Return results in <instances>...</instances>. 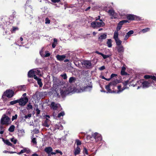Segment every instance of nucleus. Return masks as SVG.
Segmentation results:
<instances>
[{
    "mask_svg": "<svg viewBox=\"0 0 156 156\" xmlns=\"http://www.w3.org/2000/svg\"><path fill=\"white\" fill-rule=\"evenodd\" d=\"M134 32L132 30H131L129 31L128 32H127L126 36L128 38L131 36V35L133 34Z\"/></svg>",
    "mask_w": 156,
    "mask_h": 156,
    "instance_id": "7c9ffc66",
    "label": "nucleus"
},
{
    "mask_svg": "<svg viewBox=\"0 0 156 156\" xmlns=\"http://www.w3.org/2000/svg\"><path fill=\"white\" fill-rule=\"evenodd\" d=\"M57 44L55 42H53L52 44V47L54 48L56 46Z\"/></svg>",
    "mask_w": 156,
    "mask_h": 156,
    "instance_id": "e2e57ef3",
    "label": "nucleus"
},
{
    "mask_svg": "<svg viewBox=\"0 0 156 156\" xmlns=\"http://www.w3.org/2000/svg\"><path fill=\"white\" fill-rule=\"evenodd\" d=\"M2 139L3 141L5 144L9 146H12V144L8 140H5L3 138H2Z\"/></svg>",
    "mask_w": 156,
    "mask_h": 156,
    "instance_id": "c85d7f7f",
    "label": "nucleus"
},
{
    "mask_svg": "<svg viewBox=\"0 0 156 156\" xmlns=\"http://www.w3.org/2000/svg\"><path fill=\"white\" fill-rule=\"evenodd\" d=\"M65 115V113L64 112H62L59 113L58 114V117L60 118L61 116H63Z\"/></svg>",
    "mask_w": 156,
    "mask_h": 156,
    "instance_id": "ea45409f",
    "label": "nucleus"
},
{
    "mask_svg": "<svg viewBox=\"0 0 156 156\" xmlns=\"http://www.w3.org/2000/svg\"><path fill=\"white\" fill-rule=\"evenodd\" d=\"M81 149L79 146H77L74 148L73 151V153L74 155L76 156L79 155Z\"/></svg>",
    "mask_w": 156,
    "mask_h": 156,
    "instance_id": "4468645a",
    "label": "nucleus"
},
{
    "mask_svg": "<svg viewBox=\"0 0 156 156\" xmlns=\"http://www.w3.org/2000/svg\"><path fill=\"white\" fill-rule=\"evenodd\" d=\"M3 125L2 124H1L0 125V130H4V126H3Z\"/></svg>",
    "mask_w": 156,
    "mask_h": 156,
    "instance_id": "0e129e2a",
    "label": "nucleus"
},
{
    "mask_svg": "<svg viewBox=\"0 0 156 156\" xmlns=\"http://www.w3.org/2000/svg\"><path fill=\"white\" fill-rule=\"evenodd\" d=\"M83 152L84 154H85L87 155L88 154V151H87V149L85 147H84L83 148Z\"/></svg>",
    "mask_w": 156,
    "mask_h": 156,
    "instance_id": "3c124183",
    "label": "nucleus"
},
{
    "mask_svg": "<svg viewBox=\"0 0 156 156\" xmlns=\"http://www.w3.org/2000/svg\"><path fill=\"white\" fill-rule=\"evenodd\" d=\"M36 114L37 116H38L40 114L41 111L38 109V105H37L36 106Z\"/></svg>",
    "mask_w": 156,
    "mask_h": 156,
    "instance_id": "4c0bfd02",
    "label": "nucleus"
},
{
    "mask_svg": "<svg viewBox=\"0 0 156 156\" xmlns=\"http://www.w3.org/2000/svg\"><path fill=\"white\" fill-rule=\"evenodd\" d=\"M52 2L53 3H58L60 2V0H51Z\"/></svg>",
    "mask_w": 156,
    "mask_h": 156,
    "instance_id": "13d9d810",
    "label": "nucleus"
},
{
    "mask_svg": "<svg viewBox=\"0 0 156 156\" xmlns=\"http://www.w3.org/2000/svg\"><path fill=\"white\" fill-rule=\"evenodd\" d=\"M116 82L114 81L110 83L108 85H107L105 87V88L107 90V93H111V90L110 89V87H111L112 85L115 86L116 84Z\"/></svg>",
    "mask_w": 156,
    "mask_h": 156,
    "instance_id": "9b49d317",
    "label": "nucleus"
},
{
    "mask_svg": "<svg viewBox=\"0 0 156 156\" xmlns=\"http://www.w3.org/2000/svg\"><path fill=\"white\" fill-rule=\"evenodd\" d=\"M101 16H98V17L96 18L95 20L96 21H98L99 20H100V19Z\"/></svg>",
    "mask_w": 156,
    "mask_h": 156,
    "instance_id": "338daca9",
    "label": "nucleus"
},
{
    "mask_svg": "<svg viewBox=\"0 0 156 156\" xmlns=\"http://www.w3.org/2000/svg\"><path fill=\"white\" fill-rule=\"evenodd\" d=\"M11 141L12 142H13L14 144H16L17 142V140L15 139L14 138H13L11 139Z\"/></svg>",
    "mask_w": 156,
    "mask_h": 156,
    "instance_id": "de8ad7c7",
    "label": "nucleus"
},
{
    "mask_svg": "<svg viewBox=\"0 0 156 156\" xmlns=\"http://www.w3.org/2000/svg\"><path fill=\"white\" fill-rule=\"evenodd\" d=\"M150 30V28H147L142 30L141 31L143 33H145L149 31Z\"/></svg>",
    "mask_w": 156,
    "mask_h": 156,
    "instance_id": "a19ab883",
    "label": "nucleus"
},
{
    "mask_svg": "<svg viewBox=\"0 0 156 156\" xmlns=\"http://www.w3.org/2000/svg\"><path fill=\"white\" fill-rule=\"evenodd\" d=\"M34 69V72L35 75H37L40 76H41L42 75L41 71L40 69Z\"/></svg>",
    "mask_w": 156,
    "mask_h": 156,
    "instance_id": "b1692460",
    "label": "nucleus"
},
{
    "mask_svg": "<svg viewBox=\"0 0 156 156\" xmlns=\"http://www.w3.org/2000/svg\"><path fill=\"white\" fill-rule=\"evenodd\" d=\"M91 138H94L96 142L101 140L102 139L101 135L96 132L92 134Z\"/></svg>",
    "mask_w": 156,
    "mask_h": 156,
    "instance_id": "6e6552de",
    "label": "nucleus"
},
{
    "mask_svg": "<svg viewBox=\"0 0 156 156\" xmlns=\"http://www.w3.org/2000/svg\"><path fill=\"white\" fill-rule=\"evenodd\" d=\"M76 145L77 146H78L79 145H80L81 144V142L78 140H76Z\"/></svg>",
    "mask_w": 156,
    "mask_h": 156,
    "instance_id": "49530a36",
    "label": "nucleus"
},
{
    "mask_svg": "<svg viewBox=\"0 0 156 156\" xmlns=\"http://www.w3.org/2000/svg\"><path fill=\"white\" fill-rule=\"evenodd\" d=\"M55 129H63V127L61 125H56L55 127Z\"/></svg>",
    "mask_w": 156,
    "mask_h": 156,
    "instance_id": "72a5a7b5",
    "label": "nucleus"
},
{
    "mask_svg": "<svg viewBox=\"0 0 156 156\" xmlns=\"http://www.w3.org/2000/svg\"><path fill=\"white\" fill-rule=\"evenodd\" d=\"M151 83L149 80L148 81H144L142 83V87L144 88H147L150 86V83Z\"/></svg>",
    "mask_w": 156,
    "mask_h": 156,
    "instance_id": "2eb2a0df",
    "label": "nucleus"
},
{
    "mask_svg": "<svg viewBox=\"0 0 156 156\" xmlns=\"http://www.w3.org/2000/svg\"><path fill=\"white\" fill-rule=\"evenodd\" d=\"M18 29V27H13L11 29V30L12 32H13L16 30H17Z\"/></svg>",
    "mask_w": 156,
    "mask_h": 156,
    "instance_id": "5fc2aeb1",
    "label": "nucleus"
},
{
    "mask_svg": "<svg viewBox=\"0 0 156 156\" xmlns=\"http://www.w3.org/2000/svg\"><path fill=\"white\" fill-rule=\"evenodd\" d=\"M107 44L108 47L111 48L112 47V41L111 39H108Z\"/></svg>",
    "mask_w": 156,
    "mask_h": 156,
    "instance_id": "a878e982",
    "label": "nucleus"
},
{
    "mask_svg": "<svg viewBox=\"0 0 156 156\" xmlns=\"http://www.w3.org/2000/svg\"><path fill=\"white\" fill-rule=\"evenodd\" d=\"M127 19L129 20H135L139 18V16L133 14H127L126 15Z\"/></svg>",
    "mask_w": 156,
    "mask_h": 156,
    "instance_id": "f8f14e48",
    "label": "nucleus"
},
{
    "mask_svg": "<svg viewBox=\"0 0 156 156\" xmlns=\"http://www.w3.org/2000/svg\"><path fill=\"white\" fill-rule=\"evenodd\" d=\"M18 103V99L17 100L11 101L10 102V104L11 105H13L15 104Z\"/></svg>",
    "mask_w": 156,
    "mask_h": 156,
    "instance_id": "79ce46f5",
    "label": "nucleus"
},
{
    "mask_svg": "<svg viewBox=\"0 0 156 156\" xmlns=\"http://www.w3.org/2000/svg\"><path fill=\"white\" fill-rule=\"evenodd\" d=\"M121 28V27L118 24L117 26L116 27V31H118L119 30H120Z\"/></svg>",
    "mask_w": 156,
    "mask_h": 156,
    "instance_id": "bf43d9fd",
    "label": "nucleus"
},
{
    "mask_svg": "<svg viewBox=\"0 0 156 156\" xmlns=\"http://www.w3.org/2000/svg\"><path fill=\"white\" fill-rule=\"evenodd\" d=\"M50 55V53L48 51H46L45 52L44 54V56L42 57L44 58L48 57Z\"/></svg>",
    "mask_w": 156,
    "mask_h": 156,
    "instance_id": "c9c22d12",
    "label": "nucleus"
},
{
    "mask_svg": "<svg viewBox=\"0 0 156 156\" xmlns=\"http://www.w3.org/2000/svg\"><path fill=\"white\" fill-rule=\"evenodd\" d=\"M103 21V20L101 19L99 21L93 22L91 23V26L94 28L103 27L105 25V23Z\"/></svg>",
    "mask_w": 156,
    "mask_h": 156,
    "instance_id": "f257e3e1",
    "label": "nucleus"
},
{
    "mask_svg": "<svg viewBox=\"0 0 156 156\" xmlns=\"http://www.w3.org/2000/svg\"><path fill=\"white\" fill-rule=\"evenodd\" d=\"M49 119H46L43 123V125L45 127H48L49 126Z\"/></svg>",
    "mask_w": 156,
    "mask_h": 156,
    "instance_id": "4be33fe9",
    "label": "nucleus"
},
{
    "mask_svg": "<svg viewBox=\"0 0 156 156\" xmlns=\"http://www.w3.org/2000/svg\"><path fill=\"white\" fill-rule=\"evenodd\" d=\"M101 56H102V57H103V58L104 59H105L106 58H107L109 57L110 56V55H104V54H103Z\"/></svg>",
    "mask_w": 156,
    "mask_h": 156,
    "instance_id": "09e8293b",
    "label": "nucleus"
},
{
    "mask_svg": "<svg viewBox=\"0 0 156 156\" xmlns=\"http://www.w3.org/2000/svg\"><path fill=\"white\" fill-rule=\"evenodd\" d=\"M82 64L84 67L87 69H90L92 67L91 62L89 60H84L83 61Z\"/></svg>",
    "mask_w": 156,
    "mask_h": 156,
    "instance_id": "1a4fd4ad",
    "label": "nucleus"
},
{
    "mask_svg": "<svg viewBox=\"0 0 156 156\" xmlns=\"http://www.w3.org/2000/svg\"><path fill=\"white\" fill-rule=\"evenodd\" d=\"M121 86L120 85H119L118 86V89L119 90L118 91H117V93H119L122 92L124 90L126 89L127 88L126 87H123L122 88V90H121Z\"/></svg>",
    "mask_w": 156,
    "mask_h": 156,
    "instance_id": "393cba45",
    "label": "nucleus"
},
{
    "mask_svg": "<svg viewBox=\"0 0 156 156\" xmlns=\"http://www.w3.org/2000/svg\"><path fill=\"white\" fill-rule=\"evenodd\" d=\"M115 41L117 46L121 45L122 41L119 38L115 40Z\"/></svg>",
    "mask_w": 156,
    "mask_h": 156,
    "instance_id": "c756f323",
    "label": "nucleus"
},
{
    "mask_svg": "<svg viewBox=\"0 0 156 156\" xmlns=\"http://www.w3.org/2000/svg\"><path fill=\"white\" fill-rule=\"evenodd\" d=\"M45 23L46 24H49L50 23L51 21L47 17L45 19Z\"/></svg>",
    "mask_w": 156,
    "mask_h": 156,
    "instance_id": "37998d69",
    "label": "nucleus"
},
{
    "mask_svg": "<svg viewBox=\"0 0 156 156\" xmlns=\"http://www.w3.org/2000/svg\"><path fill=\"white\" fill-rule=\"evenodd\" d=\"M75 78L74 77H71L69 78V82L71 83L74 82L75 81Z\"/></svg>",
    "mask_w": 156,
    "mask_h": 156,
    "instance_id": "58836bf2",
    "label": "nucleus"
},
{
    "mask_svg": "<svg viewBox=\"0 0 156 156\" xmlns=\"http://www.w3.org/2000/svg\"><path fill=\"white\" fill-rule=\"evenodd\" d=\"M34 76H36L35 75L34 72V69H31L28 72V76L29 77H32L34 76Z\"/></svg>",
    "mask_w": 156,
    "mask_h": 156,
    "instance_id": "aec40b11",
    "label": "nucleus"
},
{
    "mask_svg": "<svg viewBox=\"0 0 156 156\" xmlns=\"http://www.w3.org/2000/svg\"><path fill=\"white\" fill-rule=\"evenodd\" d=\"M33 108L32 106L30 104L27 105V109L28 110L32 109Z\"/></svg>",
    "mask_w": 156,
    "mask_h": 156,
    "instance_id": "a18cd8bd",
    "label": "nucleus"
},
{
    "mask_svg": "<svg viewBox=\"0 0 156 156\" xmlns=\"http://www.w3.org/2000/svg\"><path fill=\"white\" fill-rule=\"evenodd\" d=\"M44 151L48 154L51 153V154H55V153L54 152H52V148L51 147H46L45 148Z\"/></svg>",
    "mask_w": 156,
    "mask_h": 156,
    "instance_id": "ddd939ff",
    "label": "nucleus"
},
{
    "mask_svg": "<svg viewBox=\"0 0 156 156\" xmlns=\"http://www.w3.org/2000/svg\"><path fill=\"white\" fill-rule=\"evenodd\" d=\"M15 126L13 125H11L9 129V131L11 132H13L15 129Z\"/></svg>",
    "mask_w": 156,
    "mask_h": 156,
    "instance_id": "473e14b6",
    "label": "nucleus"
},
{
    "mask_svg": "<svg viewBox=\"0 0 156 156\" xmlns=\"http://www.w3.org/2000/svg\"><path fill=\"white\" fill-rule=\"evenodd\" d=\"M116 48L118 52L120 54L123 53L124 51V49L122 45L117 46Z\"/></svg>",
    "mask_w": 156,
    "mask_h": 156,
    "instance_id": "dca6fc26",
    "label": "nucleus"
},
{
    "mask_svg": "<svg viewBox=\"0 0 156 156\" xmlns=\"http://www.w3.org/2000/svg\"><path fill=\"white\" fill-rule=\"evenodd\" d=\"M107 35L105 34H101L98 37V39L99 41H101L103 39H105L106 38Z\"/></svg>",
    "mask_w": 156,
    "mask_h": 156,
    "instance_id": "5701e85b",
    "label": "nucleus"
},
{
    "mask_svg": "<svg viewBox=\"0 0 156 156\" xmlns=\"http://www.w3.org/2000/svg\"><path fill=\"white\" fill-rule=\"evenodd\" d=\"M44 47L42 48L41 50L40 51V54L42 57L44 56V54L45 53V52H44Z\"/></svg>",
    "mask_w": 156,
    "mask_h": 156,
    "instance_id": "e433bc0d",
    "label": "nucleus"
},
{
    "mask_svg": "<svg viewBox=\"0 0 156 156\" xmlns=\"http://www.w3.org/2000/svg\"><path fill=\"white\" fill-rule=\"evenodd\" d=\"M32 139V142L35 144H37V141L36 140V139L35 138H33V137L31 138Z\"/></svg>",
    "mask_w": 156,
    "mask_h": 156,
    "instance_id": "c03bdc74",
    "label": "nucleus"
},
{
    "mask_svg": "<svg viewBox=\"0 0 156 156\" xmlns=\"http://www.w3.org/2000/svg\"><path fill=\"white\" fill-rule=\"evenodd\" d=\"M30 2V1H27L26 2V3L25 4V6L26 7V8L27 9H30L31 11V6L30 5H29V3Z\"/></svg>",
    "mask_w": 156,
    "mask_h": 156,
    "instance_id": "2f4dec72",
    "label": "nucleus"
},
{
    "mask_svg": "<svg viewBox=\"0 0 156 156\" xmlns=\"http://www.w3.org/2000/svg\"><path fill=\"white\" fill-rule=\"evenodd\" d=\"M12 15L10 16L9 18L11 20H12L14 18L15 16V15L16 13V12L14 10L12 11Z\"/></svg>",
    "mask_w": 156,
    "mask_h": 156,
    "instance_id": "f704fd0d",
    "label": "nucleus"
},
{
    "mask_svg": "<svg viewBox=\"0 0 156 156\" xmlns=\"http://www.w3.org/2000/svg\"><path fill=\"white\" fill-rule=\"evenodd\" d=\"M14 95V92L12 90H6L3 93L2 96V98H4V96H6L9 98L12 97Z\"/></svg>",
    "mask_w": 156,
    "mask_h": 156,
    "instance_id": "20e7f679",
    "label": "nucleus"
},
{
    "mask_svg": "<svg viewBox=\"0 0 156 156\" xmlns=\"http://www.w3.org/2000/svg\"><path fill=\"white\" fill-rule=\"evenodd\" d=\"M30 152V151L29 149L26 148H24L23 150H22L20 152L17 154H20L25 152L29 153Z\"/></svg>",
    "mask_w": 156,
    "mask_h": 156,
    "instance_id": "412c9836",
    "label": "nucleus"
},
{
    "mask_svg": "<svg viewBox=\"0 0 156 156\" xmlns=\"http://www.w3.org/2000/svg\"><path fill=\"white\" fill-rule=\"evenodd\" d=\"M61 76L63 78L64 80H66L67 78V76L66 73H64L63 74L61 75Z\"/></svg>",
    "mask_w": 156,
    "mask_h": 156,
    "instance_id": "8fccbe9b",
    "label": "nucleus"
},
{
    "mask_svg": "<svg viewBox=\"0 0 156 156\" xmlns=\"http://www.w3.org/2000/svg\"><path fill=\"white\" fill-rule=\"evenodd\" d=\"M128 81H125L124 82H123V84L124 85V87H126V86L128 84Z\"/></svg>",
    "mask_w": 156,
    "mask_h": 156,
    "instance_id": "6e6d98bb",
    "label": "nucleus"
},
{
    "mask_svg": "<svg viewBox=\"0 0 156 156\" xmlns=\"http://www.w3.org/2000/svg\"><path fill=\"white\" fill-rule=\"evenodd\" d=\"M34 78L37 81V83L39 85L40 87H41L43 84L41 81V79L38 78L36 76H34Z\"/></svg>",
    "mask_w": 156,
    "mask_h": 156,
    "instance_id": "6ab92c4d",
    "label": "nucleus"
},
{
    "mask_svg": "<svg viewBox=\"0 0 156 156\" xmlns=\"http://www.w3.org/2000/svg\"><path fill=\"white\" fill-rule=\"evenodd\" d=\"M117 76V75L115 74L112 73L111 75L110 78H112L115 76Z\"/></svg>",
    "mask_w": 156,
    "mask_h": 156,
    "instance_id": "680f3d73",
    "label": "nucleus"
},
{
    "mask_svg": "<svg viewBox=\"0 0 156 156\" xmlns=\"http://www.w3.org/2000/svg\"><path fill=\"white\" fill-rule=\"evenodd\" d=\"M144 78L146 79H151L154 81L156 80V75L151 76L148 75H145L144 76Z\"/></svg>",
    "mask_w": 156,
    "mask_h": 156,
    "instance_id": "f3484780",
    "label": "nucleus"
},
{
    "mask_svg": "<svg viewBox=\"0 0 156 156\" xmlns=\"http://www.w3.org/2000/svg\"><path fill=\"white\" fill-rule=\"evenodd\" d=\"M50 107L51 109L54 110H61L62 109L60 105L59 104L54 102H51Z\"/></svg>",
    "mask_w": 156,
    "mask_h": 156,
    "instance_id": "39448f33",
    "label": "nucleus"
},
{
    "mask_svg": "<svg viewBox=\"0 0 156 156\" xmlns=\"http://www.w3.org/2000/svg\"><path fill=\"white\" fill-rule=\"evenodd\" d=\"M10 119L7 116L2 117L1 119V124L2 125L8 124L10 123Z\"/></svg>",
    "mask_w": 156,
    "mask_h": 156,
    "instance_id": "423d86ee",
    "label": "nucleus"
},
{
    "mask_svg": "<svg viewBox=\"0 0 156 156\" xmlns=\"http://www.w3.org/2000/svg\"><path fill=\"white\" fill-rule=\"evenodd\" d=\"M28 99L27 97L21 98L18 99V102L20 105L22 106H24L28 102Z\"/></svg>",
    "mask_w": 156,
    "mask_h": 156,
    "instance_id": "0eeeda50",
    "label": "nucleus"
},
{
    "mask_svg": "<svg viewBox=\"0 0 156 156\" xmlns=\"http://www.w3.org/2000/svg\"><path fill=\"white\" fill-rule=\"evenodd\" d=\"M39 130L37 129H35L33 131V132L35 133H37L39 132Z\"/></svg>",
    "mask_w": 156,
    "mask_h": 156,
    "instance_id": "4d7b16f0",
    "label": "nucleus"
},
{
    "mask_svg": "<svg viewBox=\"0 0 156 156\" xmlns=\"http://www.w3.org/2000/svg\"><path fill=\"white\" fill-rule=\"evenodd\" d=\"M31 114H29L27 115H25L24 116V118L26 119H29L31 117Z\"/></svg>",
    "mask_w": 156,
    "mask_h": 156,
    "instance_id": "864d4df0",
    "label": "nucleus"
},
{
    "mask_svg": "<svg viewBox=\"0 0 156 156\" xmlns=\"http://www.w3.org/2000/svg\"><path fill=\"white\" fill-rule=\"evenodd\" d=\"M93 88L92 83L91 82H88L86 85L83 87L81 89L83 91L90 92Z\"/></svg>",
    "mask_w": 156,
    "mask_h": 156,
    "instance_id": "f03ea898",
    "label": "nucleus"
},
{
    "mask_svg": "<svg viewBox=\"0 0 156 156\" xmlns=\"http://www.w3.org/2000/svg\"><path fill=\"white\" fill-rule=\"evenodd\" d=\"M17 116L18 115L17 114H15V115L13 116L12 119V121H13L14 120L16 119Z\"/></svg>",
    "mask_w": 156,
    "mask_h": 156,
    "instance_id": "603ef678",
    "label": "nucleus"
},
{
    "mask_svg": "<svg viewBox=\"0 0 156 156\" xmlns=\"http://www.w3.org/2000/svg\"><path fill=\"white\" fill-rule=\"evenodd\" d=\"M105 69V67L104 66H102L99 68V69L100 70H102Z\"/></svg>",
    "mask_w": 156,
    "mask_h": 156,
    "instance_id": "052dcab7",
    "label": "nucleus"
},
{
    "mask_svg": "<svg viewBox=\"0 0 156 156\" xmlns=\"http://www.w3.org/2000/svg\"><path fill=\"white\" fill-rule=\"evenodd\" d=\"M118 35V31H115L114 33L113 36V38L115 40L119 38Z\"/></svg>",
    "mask_w": 156,
    "mask_h": 156,
    "instance_id": "cd10ccee",
    "label": "nucleus"
},
{
    "mask_svg": "<svg viewBox=\"0 0 156 156\" xmlns=\"http://www.w3.org/2000/svg\"><path fill=\"white\" fill-rule=\"evenodd\" d=\"M124 13H122L121 12H119V15L121 16H124L126 14V12L124 10Z\"/></svg>",
    "mask_w": 156,
    "mask_h": 156,
    "instance_id": "69168bd1",
    "label": "nucleus"
},
{
    "mask_svg": "<svg viewBox=\"0 0 156 156\" xmlns=\"http://www.w3.org/2000/svg\"><path fill=\"white\" fill-rule=\"evenodd\" d=\"M107 12L109 14V15L111 16V19H116L117 18V14L115 12L114 10L109 9L108 11H107Z\"/></svg>",
    "mask_w": 156,
    "mask_h": 156,
    "instance_id": "9d476101",
    "label": "nucleus"
},
{
    "mask_svg": "<svg viewBox=\"0 0 156 156\" xmlns=\"http://www.w3.org/2000/svg\"><path fill=\"white\" fill-rule=\"evenodd\" d=\"M127 22H128V20H122V21H120L118 23V25L122 27V26L124 24V23Z\"/></svg>",
    "mask_w": 156,
    "mask_h": 156,
    "instance_id": "bb28decb",
    "label": "nucleus"
},
{
    "mask_svg": "<svg viewBox=\"0 0 156 156\" xmlns=\"http://www.w3.org/2000/svg\"><path fill=\"white\" fill-rule=\"evenodd\" d=\"M121 74L122 75H125L126 74V73L125 72H124V71H122V70H121Z\"/></svg>",
    "mask_w": 156,
    "mask_h": 156,
    "instance_id": "774afa93",
    "label": "nucleus"
},
{
    "mask_svg": "<svg viewBox=\"0 0 156 156\" xmlns=\"http://www.w3.org/2000/svg\"><path fill=\"white\" fill-rule=\"evenodd\" d=\"M72 91L71 88L70 86H69L65 89L61 90L60 94L62 97H64L66 95L71 93Z\"/></svg>",
    "mask_w": 156,
    "mask_h": 156,
    "instance_id": "7ed1b4c3",
    "label": "nucleus"
},
{
    "mask_svg": "<svg viewBox=\"0 0 156 156\" xmlns=\"http://www.w3.org/2000/svg\"><path fill=\"white\" fill-rule=\"evenodd\" d=\"M56 57L58 60L61 61H63L66 58V56L65 55H56Z\"/></svg>",
    "mask_w": 156,
    "mask_h": 156,
    "instance_id": "a211bd4d",
    "label": "nucleus"
}]
</instances>
